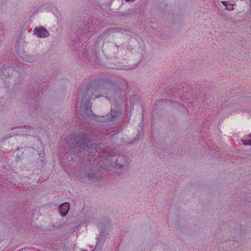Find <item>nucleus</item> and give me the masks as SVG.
Masks as SVG:
<instances>
[{
    "label": "nucleus",
    "instance_id": "20e7f679",
    "mask_svg": "<svg viewBox=\"0 0 251 251\" xmlns=\"http://www.w3.org/2000/svg\"><path fill=\"white\" fill-rule=\"evenodd\" d=\"M248 138H250V139L248 138H246V137H244V139H242V142L244 145H251V134H249L248 136Z\"/></svg>",
    "mask_w": 251,
    "mask_h": 251
},
{
    "label": "nucleus",
    "instance_id": "0eeeda50",
    "mask_svg": "<svg viewBox=\"0 0 251 251\" xmlns=\"http://www.w3.org/2000/svg\"><path fill=\"white\" fill-rule=\"evenodd\" d=\"M96 80L93 81V82H91L90 83L89 86L88 87L89 89H90L91 87L93 89H95L96 87H95L94 85L95 84L97 83Z\"/></svg>",
    "mask_w": 251,
    "mask_h": 251
},
{
    "label": "nucleus",
    "instance_id": "7ed1b4c3",
    "mask_svg": "<svg viewBox=\"0 0 251 251\" xmlns=\"http://www.w3.org/2000/svg\"><path fill=\"white\" fill-rule=\"evenodd\" d=\"M70 208V204L68 202H64L58 207V211L62 217H64L68 213Z\"/></svg>",
    "mask_w": 251,
    "mask_h": 251
},
{
    "label": "nucleus",
    "instance_id": "39448f33",
    "mask_svg": "<svg viewBox=\"0 0 251 251\" xmlns=\"http://www.w3.org/2000/svg\"><path fill=\"white\" fill-rule=\"evenodd\" d=\"M221 2L226 7V8L228 10H231L233 9V5L230 3H228L226 1H221Z\"/></svg>",
    "mask_w": 251,
    "mask_h": 251
},
{
    "label": "nucleus",
    "instance_id": "6e6552de",
    "mask_svg": "<svg viewBox=\"0 0 251 251\" xmlns=\"http://www.w3.org/2000/svg\"><path fill=\"white\" fill-rule=\"evenodd\" d=\"M111 115L113 118L116 117L117 116V112L115 111H111Z\"/></svg>",
    "mask_w": 251,
    "mask_h": 251
},
{
    "label": "nucleus",
    "instance_id": "2eb2a0df",
    "mask_svg": "<svg viewBox=\"0 0 251 251\" xmlns=\"http://www.w3.org/2000/svg\"><path fill=\"white\" fill-rule=\"evenodd\" d=\"M0 29H1V27H0Z\"/></svg>",
    "mask_w": 251,
    "mask_h": 251
},
{
    "label": "nucleus",
    "instance_id": "f8f14e48",
    "mask_svg": "<svg viewBox=\"0 0 251 251\" xmlns=\"http://www.w3.org/2000/svg\"><path fill=\"white\" fill-rule=\"evenodd\" d=\"M85 97H86V96L85 95V96H84V98H83V99H84Z\"/></svg>",
    "mask_w": 251,
    "mask_h": 251
},
{
    "label": "nucleus",
    "instance_id": "1a4fd4ad",
    "mask_svg": "<svg viewBox=\"0 0 251 251\" xmlns=\"http://www.w3.org/2000/svg\"><path fill=\"white\" fill-rule=\"evenodd\" d=\"M6 0H0V6L2 5Z\"/></svg>",
    "mask_w": 251,
    "mask_h": 251
},
{
    "label": "nucleus",
    "instance_id": "423d86ee",
    "mask_svg": "<svg viewBox=\"0 0 251 251\" xmlns=\"http://www.w3.org/2000/svg\"><path fill=\"white\" fill-rule=\"evenodd\" d=\"M83 100H81V105H80V107L81 108H83L84 107H88L89 105V104H90V99L89 100H87V102L85 103V105H83V104H82V102H83Z\"/></svg>",
    "mask_w": 251,
    "mask_h": 251
},
{
    "label": "nucleus",
    "instance_id": "f03ea898",
    "mask_svg": "<svg viewBox=\"0 0 251 251\" xmlns=\"http://www.w3.org/2000/svg\"><path fill=\"white\" fill-rule=\"evenodd\" d=\"M34 34L38 37H46L49 35L48 30L43 27L40 28H35L34 30Z\"/></svg>",
    "mask_w": 251,
    "mask_h": 251
},
{
    "label": "nucleus",
    "instance_id": "ddd939ff",
    "mask_svg": "<svg viewBox=\"0 0 251 251\" xmlns=\"http://www.w3.org/2000/svg\"><path fill=\"white\" fill-rule=\"evenodd\" d=\"M82 251H87L86 250H83Z\"/></svg>",
    "mask_w": 251,
    "mask_h": 251
},
{
    "label": "nucleus",
    "instance_id": "9d476101",
    "mask_svg": "<svg viewBox=\"0 0 251 251\" xmlns=\"http://www.w3.org/2000/svg\"><path fill=\"white\" fill-rule=\"evenodd\" d=\"M94 175L93 174H92V175H88V177L90 179H91L94 177Z\"/></svg>",
    "mask_w": 251,
    "mask_h": 251
},
{
    "label": "nucleus",
    "instance_id": "9b49d317",
    "mask_svg": "<svg viewBox=\"0 0 251 251\" xmlns=\"http://www.w3.org/2000/svg\"><path fill=\"white\" fill-rule=\"evenodd\" d=\"M97 246H98V245H96L95 249L94 250H93L92 251H96V249Z\"/></svg>",
    "mask_w": 251,
    "mask_h": 251
},
{
    "label": "nucleus",
    "instance_id": "4468645a",
    "mask_svg": "<svg viewBox=\"0 0 251 251\" xmlns=\"http://www.w3.org/2000/svg\"><path fill=\"white\" fill-rule=\"evenodd\" d=\"M1 42V40L0 41V43Z\"/></svg>",
    "mask_w": 251,
    "mask_h": 251
},
{
    "label": "nucleus",
    "instance_id": "f257e3e1",
    "mask_svg": "<svg viewBox=\"0 0 251 251\" xmlns=\"http://www.w3.org/2000/svg\"><path fill=\"white\" fill-rule=\"evenodd\" d=\"M92 135L86 133L77 135L78 141L75 142V148L87 151L89 153V156L95 157L96 160L104 162L105 164L101 167L102 169H105L106 171L111 170V167L115 166H119L120 168L124 166L118 162V160L124 157L119 156L117 158L115 155L110 153L107 148L102 151L101 145L96 144L95 140L92 139Z\"/></svg>",
    "mask_w": 251,
    "mask_h": 251
}]
</instances>
